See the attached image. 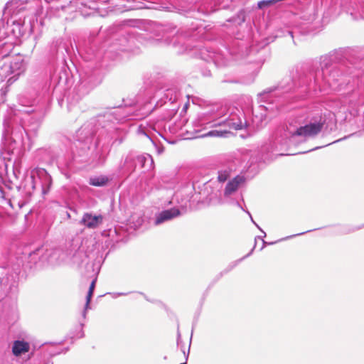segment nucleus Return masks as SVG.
Segmentation results:
<instances>
[{"mask_svg":"<svg viewBox=\"0 0 364 364\" xmlns=\"http://www.w3.org/2000/svg\"><path fill=\"white\" fill-rule=\"evenodd\" d=\"M325 120L320 117L319 119H314L304 126L296 129L287 128L289 142L291 144H299L304 142L309 139L316 137L322 130Z\"/></svg>","mask_w":364,"mask_h":364,"instance_id":"1","label":"nucleus"},{"mask_svg":"<svg viewBox=\"0 0 364 364\" xmlns=\"http://www.w3.org/2000/svg\"><path fill=\"white\" fill-rule=\"evenodd\" d=\"M1 70L0 75L5 78L11 75L7 80V83L11 85L18 79L19 75L24 73L26 62L23 58L18 55L14 58L10 63L4 64Z\"/></svg>","mask_w":364,"mask_h":364,"instance_id":"2","label":"nucleus"},{"mask_svg":"<svg viewBox=\"0 0 364 364\" xmlns=\"http://www.w3.org/2000/svg\"><path fill=\"white\" fill-rule=\"evenodd\" d=\"M330 64L331 60L329 58L325 56L321 58V70H317L314 76V80L316 83L323 80L330 87L334 86V82L337 80L336 76L338 75V71L337 70L329 69Z\"/></svg>","mask_w":364,"mask_h":364,"instance_id":"3","label":"nucleus"},{"mask_svg":"<svg viewBox=\"0 0 364 364\" xmlns=\"http://www.w3.org/2000/svg\"><path fill=\"white\" fill-rule=\"evenodd\" d=\"M222 117L224 119L214 123L213 126H224L234 130H240L247 126L244 114L237 109V112H231L228 117H225V114H223Z\"/></svg>","mask_w":364,"mask_h":364,"instance_id":"4","label":"nucleus"},{"mask_svg":"<svg viewBox=\"0 0 364 364\" xmlns=\"http://www.w3.org/2000/svg\"><path fill=\"white\" fill-rule=\"evenodd\" d=\"M154 161L151 155H135L133 153H129L124 163V166H127L129 168H134L136 166L145 169H150L153 167Z\"/></svg>","mask_w":364,"mask_h":364,"instance_id":"5","label":"nucleus"},{"mask_svg":"<svg viewBox=\"0 0 364 364\" xmlns=\"http://www.w3.org/2000/svg\"><path fill=\"white\" fill-rule=\"evenodd\" d=\"M159 34L156 36L154 41L156 45L159 46H169L173 43V46L176 43V40H174L175 31L174 29L170 30L164 27H160L159 29Z\"/></svg>","mask_w":364,"mask_h":364,"instance_id":"6","label":"nucleus"},{"mask_svg":"<svg viewBox=\"0 0 364 364\" xmlns=\"http://www.w3.org/2000/svg\"><path fill=\"white\" fill-rule=\"evenodd\" d=\"M103 222L102 215H93L92 213H85L80 220V224L89 229L98 228Z\"/></svg>","mask_w":364,"mask_h":364,"instance_id":"7","label":"nucleus"},{"mask_svg":"<svg viewBox=\"0 0 364 364\" xmlns=\"http://www.w3.org/2000/svg\"><path fill=\"white\" fill-rule=\"evenodd\" d=\"M181 212L178 208H173L168 210H165L159 213L156 216L155 225H160L164 222L171 220L178 215H180Z\"/></svg>","mask_w":364,"mask_h":364,"instance_id":"8","label":"nucleus"},{"mask_svg":"<svg viewBox=\"0 0 364 364\" xmlns=\"http://www.w3.org/2000/svg\"><path fill=\"white\" fill-rule=\"evenodd\" d=\"M245 182V178L242 176H237L233 178L231 181H230L224 191V196L225 197L230 196L233 193H235L238 187Z\"/></svg>","mask_w":364,"mask_h":364,"instance_id":"9","label":"nucleus"},{"mask_svg":"<svg viewBox=\"0 0 364 364\" xmlns=\"http://www.w3.org/2000/svg\"><path fill=\"white\" fill-rule=\"evenodd\" d=\"M30 346L28 342L23 341H15L12 347V352L14 355L19 356L23 353L28 352Z\"/></svg>","mask_w":364,"mask_h":364,"instance_id":"10","label":"nucleus"},{"mask_svg":"<svg viewBox=\"0 0 364 364\" xmlns=\"http://www.w3.org/2000/svg\"><path fill=\"white\" fill-rule=\"evenodd\" d=\"M107 178L104 176L94 177L90 179V184L94 186H103L107 183Z\"/></svg>","mask_w":364,"mask_h":364,"instance_id":"11","label":"nucleus"},{"mask_svg":"<svg viewBox=\"0 0 364 364\" xmlns=\"http://www.w3.org/2000/svg\"><path fill=\"white\" fill-rule=\"evenodd\" d=\"M95 286V280H93L90 284L89 291L87 292V295L86 297V304H85V311L83 313V316H85V311L89 308L90 302L92 294H93Z\"/></svg>","mask_w":364,"mask_h":364,"instance_id":"12","label":"nucleus"},{"mask_svg":"<svg viewBox=\"0 0 364 364\" xmlns=\"http://www.w3.org/2000/svg\"><path fill=\"white\" fill-rule=\"evenodd\" d=\"M230 133L227 129L212 130L208 132L205 135L208 136H226Z\"/></svg>","mask_w":364,"mask_h":364,"instance_id":"13","label":"nucleus"},{"mask_svg":"<svg viewBox=\"0 0 364 364\" xmlns=\"http://www.w3.org/2000/svg\"><path fill=\"white\" fill-rule=\"evenodd\" d=\"M230 176V172L227 170L218 172V179L220 182H225Z\"/></svg>","mask_w":364,"mask_h":364,"instance_id":"14","label":"nucleus"},{"mask_svg":"<svg viewBox=\"0 0 364 364\" xmlns=\"http://www.w3.org/2000/svg\"><path fill=\"white\" fill-rule=\"evenodd\" d=\"M248 213V215L250 216L251 218V220L252 222L256 225V227L262 232V236H257L255 237V242H257V240H263V239L266 237V233L253 220L250 213L247 211V212Z\"/></svg>","mask_w":364,"mask_h":364,"instance_id":"15","label":"nucleus"},{"mask_svg":"<svg viewBox=\"0 0 364 364\" xmlns=\"http://www.w3.org/2000/svg\"><path fill=\"white\" fill-rule=\"evenodd\" d=\"M273 4H274V1L273 0H263L258 2L257 6L259 9H263Z\"/></svg>","mask_w":364,"mask_h":364,"instance_id":"16","label":"nucleus"},{"mask_svg":"<svg viewBox=\"0 0 364 364\" xmlns=\"http://www.w3.org/2000/svg\"><path fill=\"white\" fill-rule=\"evenodd\" d=\"M357 9L362 15H364V0H359V6Z\"/></svg>","mask_w":364,"mask_h":364,"instance_id":"17","label":"nucleus"},{"mask_svg":"<svg viewBox=\"0 0 364 364\" xmlns=\"http://www.w3.org/2000/svg\"><path fill=\"white\" fill-rule=\"evenodd\" d=\"M273 90L272 89H268V90H264L263 92L260 93L259 95V96L262 98V100H265L266 99V95L269 93H270L271 92H272Z\"/></svg>","mask_w":364,"mask_h":364,"instance_id":"18","label":"nucleus"},{"mask_svg":"<svg viewBox=\"0 0 364 364\" xmlns=\"http://www.w3.org/2000/svg\"><path fill=\"white\" fill-rule=\"evenodd\" d=\"M262 241V247H261L260 250H262L265 247L266 245H273V244L275 243V242H269V243H267L264 239Z\"/></svg>","mask_w":364,"mask_h":364,"instance_id":"19","label":"nucleus"},{"mask_svg":"<svg viewBox=\"0 0 364 364\" xmlns=\"http://www.w3.org/2000/svg\"><path fill=\"white\" fill-rule=\"evenodd\" d=\"M38 174L45 175V176H48V178H50V177L48 176L47 172H46L44 169L39 170V171H38Z\"/></svg>","mask_w":364,"mask_h":364,"instance_id":"20","label":"nucleus"},{"mask_svg":"<svg viewBox=\"0 0 364 364\" xmlns=\"http://www.w3.org/2000/svg\"><path fill=\"white\" fill-rule=\"evenodd\" d=\"M226 110V107H222L220 109V114L223 113Z\"/></svg>","mask_w":364,"mask_h":364,"instance_id":"21","label":"nucleus"},{"mask_svg":"<svg viewBox=\"0 0 364 364\" xmlns=\"http://www.w3.org/2000/svg\"><path fill=\"white\" fill-rule=\"evenodd\" d=\"M266 118V114H262L261 116V121H263V119H265Z\"/></svg>","mask_w":364,"mask_h":364,"instance_id":"22","label":"nucleus"},{"mask_svg":"<svg viewBox=\"0 0 364 364\" xmlns=\"http://www.w3.org/2000/svg\"><path fill=\"white\" fill-rule=\"evenodd\" d=\"M347 137H348V136H344V138H343V139H346ZM341 140H342V139H339V140H337V141H341ZM335 142H336V141Z\"/></svg>","mask_w":364,"mask_h":364,"instance_id":"23","label":"nucleus"},{"mask_svg":"<svg viewBox=\"0 0 364 364\" xmlns=\"http://www.w3.org/2000/svg\"><path fill=\"white\" fill-rule=\"evenodd\" d=\"M304 232L298 233V234L294 235V236H296V235H302V234H304Z\"/></svg>","mask_w":364,"mask_h":364,"instance_id":"24","label":"nucleus"},{"mask_svg":"<svg viewBox=\"0 0 364 364\" xmlns=\"http://www.w3.org/2000/svg\"><path fill=\"white\" fill-rule=\"evenodd\" d=\"M127 294L125 293H119L118 295H126Z\"/></svg>","mask_w":364,"mask_h":364,"instance_id":"25","label":"nucleus"},{"mask_svg":"<svg viewBox=\"0 0 364 364\" xmlns=\"http://www.w3.org/2000/svg\"><path fill=\"white\" fill-rule=\"evenodd\" d=\"M318 148H319V147H316V148H314V149H311L310 151H314V150H316V149H318Z\"/></svg>","mask_w":364,"mask_h":364,"instance_id":"26","label":"nucleus"},{"mask_svg":"<svg viewBox=\"0 0 364 364\" xmlns=\"http://www.w3.org/2000/svg\"><path fill=\"white\" fill-rule=\"evenodd\" d=\"M237 205L240 207L242 209V208L240 206V205L238 203H237Z\"/></svg>","mask_w":364,"mask_h":364,"instance_id":"27","label":"nucleus"},{"mask_svg":"<svg viewBox=\"0 0 364 364\" xmlns=\"http://www.w3.org/2000/svg\"><path fill=\"white\" fill-rule=\"evenodd\" d=\"M181 364H186V363H181Z\"/></svg>","mask_w":364,"mask_h":364,"instance_id":"28","label":"nucleus"}]
</instances>
